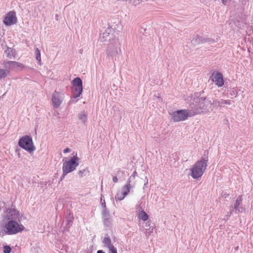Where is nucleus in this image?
<instances>
[{
    "mask_svg": "<svg viewBox=\"0 0 253 253\" xmlns=\"http://www.w3.org/2000/svg\"><path fill=\"white\" fill-rule=\"evenodd\" d=\"M11 248L9 246L5 245L3 247V253H10Z\"/></svg>",
    "mask_w": 253,
    "mask_h": 253,
    "instance_id": "nucleus-32",
    "label": "nucleus"
},
{
    "mask_svg": "<svg viewBox=\"0 0 253 253\" xmlns=\"http://www.w3.org/2000/svg\"><path fill=\"white\" fill-rule=\"evenodd\" d=\"M242 196H239L237 199L234 206L231 208H233V209L236 210V211H238V212H243L245 210L242 207Z\"/></svg>",
    "mask_w": 253,
    "mask_h": 253,
    "instance_id": "nucleus-18",
    "label": "nucleus"
},
{
    "mask_svg": "<svg viewBox=\"0 0 253 253\" xmlns=\"http://www.w3.org/2000/svg\"><path fill=\"white\" fill-rule=\"evenodd\" d=\"M97 253H105L104 252H103L102 250H98L97 252Z\"/></svg>",
    "mask_w": 253,
    "mask_h": 253,
    "instance_id": "nucleus-43",
    "label": "nucleus"
},
{
    "mask_svg": "<svg viewBox=\"0 0 253 253\" xmlns=\"http://www.w3.org/2000/svg\"><path fill=\"white\" fill-rule=\"evenodd\" d=\"M103 243L108 248L113 246V245L111 243V239L109 236L104 237L103 241Z\"/></svg>",
    "mask_w": 253,
    "mask_h": 253,
    "instance_id": "nucleus-24",
    "label": "nucleus"
},
{
    "mask_svg": "<svg viewBox=\"0 0 253 253\" xmlns=\"http://www.w3.org/2000/svg\"><path fill=\"white\" fill-rule=\"evenodd\" d=\"M135 182V179H131V180H130V184H131L132 187H133V185L134 184Z\"/></svg>",
    "mask_w": 253,
    "mask_h": 253,
    "instance_id": "nucleus-39",
    "label": "nucleus"
},
{
    "mask_svg": "<svg viewBox=\"0 0 253 253\" xmlns=\"http://www.w3.org/2000/svg\"><path fill=\"white\" fill-rule=\"evenodd\" d=\"M149 227H151L150 226V222L149 221H148L146 223H145V228H149Z\"/></svg>",
    "mask_w": 253,
    "mask_h": 253,
    "instance_id": "nucleus-38",
    "label": "nucleus"
},
{
    "mask_svg": "<svg viewBox=\"0 0 253 253\" xmlns=\"http://www.w3.org/2000/svg\"><path fill=\"white\" fill-rule=\"evenodd\" d=\"M72 221L71 220H67V225L70 226L71 225H72Z\"/></svg>",
    "mask_w": 253,
    "mask_h": 253,
    "instance_id": "nucleus-41",
    "label": "nucleus"
},
{
    "mask_svg": "<svg viewBox=\"0 0 253 253\" xmlns=\"http://www.w3.org/2000/svg\"><path fill=\"white\" fill-rule=\"evenodd\" d=\"M230 105L231 100H224V99H214L213 102H211V106L213 107L217 108L218 107H224L225 105Z\"/></svg>",
    "mask_w": 253,
    "mask_h": 253,
    "instance_id": "nucleus-16",
    "label": "nucleus"
},
{
    "mask_svg": "<svg viewBox=\"0 0 253 253\" xmlns=\"http://www.w3.org/2000/svg\"><path fill=\"white\" fill-rule=\"evenodd\" d=\"M108 249L111 253H117V249L114 247V246L110 247Z\"/></svg>",
    "mask_w": 253,
    "mask_h": 253,
    "instance_id": "nucleus-34",
    "label": "nucleus"
},
{
    "mask_svg": "<svg viewBox=\"0 0 253 253\" xmlns=\"http://www.w3.org/2000/svg\"><path fill=\"white\" fill-rule=\"evenodd\" d=\"M89 171L87 169H84L78 171V174L80 177H83Z\"/></svg>",
    "mask_w": 253,
    "mask_h": 253,
    "instance_id": "nucleus-31",
    "label": "nucleus"
},
{
    "mask_svg": "<svg viewBox=\"0 0 253 253\" xmlns=\"http://www.w3.org/2000/svg\"><path fill=\"white\" fill-rule=\"evenodd\" d=\"M4 65L5 68L8 70L10 69H18L23 67V64L20 63L11 61L5 62Z\"/></svg>",
    "mask_w": 253,
    "mask_h": 253,
    "instance_id": "nucleus-17",
    "label": "nucleus"
},
{
    "mask_svg": "<svg viewBox=\"0 0 253 253\" xmlns=\"http://www.w3.org/2000/svg\"><path fill=\"white\" fill-rule=\"evenodd\" d=\"M171 115V119L175 122L184 121L188 117H191L189 111L187 109L175 111L172 112Z\"/></svg>",
    "mask_w": 253,
    "mask_h": 253,
    "instance_id": "nucleus-7",
    "label": "nucleus"
},
{
    "mask_svg": "<svg viewBox=\"0 0 253 253\" xmlns=\"http://www.w3.org/2000/svg\"><path fill=\"white\" fill-rule=\"evenodd\" d=\"M117 177L118 176L117 175L115 176H113V181L114 182L117 183L118 181V178Z\"/></svg>",
    "mask_w": 253,
    "mask_h": 253,
    "instance_id": "nucleus-37",
    "label": "nucleus"
},
{
    "mask_svg": "<svg viewBox=\"0 0 253 253\" xmlns=\"http://www.w3.org/2000/svg\"><path fill=\"white\" fill-rule=\"evenodd\" d=\"M35 55H36V59H37V60H38L39 61V63L40 64L41 61V52H40V50L38 48H36L35 49Z\"/></svg>",
    "mask_w": 253,
    "mask_h": 253,
    "instance_id": "nucleus-28",
    "label": "nucleus"
},
{
    "mask_svg": "<svg viewBox=\"0 0 253 253\" xmlns=\"http://www.w3.org/2000/svg\"><path fill=\"white\" fill-rule=\"evenodd\" d=\"M231 214H232V211H229V212H228L227 213V216H230L231 215Z\"/></svg>",
    "mask_w": 253,
    "mask_h": 253,
    "instance_id": "nucleus-44",
    "label": "nucleus"
},
{
    "mask_svg": "<svg viewBox=\"0 0 253 253\" xmlns=\"http://www.w3.org/2000/svg\"><path fill=\"white\" fill-rule=\"evenodd\" d=\"M79 158L77 156H75L63 163L62 177H64L67 173L73 171L76 169V167L79 165Z\"/></svg>",
    "mask_w": 253,
    "mask_h": 253,
    "instance_id": "nucleus-2",
    "label": "nucleus"
},
{
    "mask_svg": "<svg viewBox=\"0 0 253 253\" xmlns=\"http://www.w3.org/2000/svg\"><path fill=\"white\" fill-rule=\"evenodd\" d=\"M222 2L224 5H227L230 2L231 0H221Z\"/></svg>",
    "mask_w": 253,
    "mask_h": 253,
    "instance_id": "nucleus-35",
    "label": "nucleus"
},
{
    "mask_svg": "<svg viewBox=\"0 0 253 253\" xmlns=\"http://www.w3.org/2000/svg\"><path fill=\"white\" fill-rule=\"evenodd\" d=\"M51 100L54 107L56 108L59 107L62 102L60 93L56 91L52 94Z\"/></svg>",
    "mask_w": 253,
    "mask_h": 253,
    "instance_id": "nucleus-15",
    "label": "nucleus"
},
{
    "mask_svg": "<svg viewBox=\"0 0 253 253\" xmlns=\"http://www.w3.org/2000/svg\"><path fill=\"white\" fill-rule=\"evenodd\" d=\"M139 218H140V219H141L145 221L148 220V215L143 210H142L139 212Z\"/></svg>",
    "mask_w": 253,
    "mask_h": 253,
    "instance_id": "nucleus-25",
    "label": "nucleus"
},
{
    "mask_svg": "<svg viewBox=\"0 0 253 253\" xmlns=\"http://www.w3.org/2000/svg\"><path fill=\"white\" fill-rule=\"evenodd\" d=\"M154 228V227L152 226V227H149V228H145V235H146V236L147 237V238H148L149 236H150L151 235V234L153 232V229Z\"/></svg>",
    "mask_w": 253,
    "mask_h": 253,
    "instance_id": "nucleus-29",
    "label": "nucleus"
},
{
    "mask_svg": "<svg viewBox=\"0 0 253 253\" xmlns=\"http://www.w3.org/2000/svg\"><path fill=\"white\" fill-rule=\"evenodd\" d=\"M125 173L124 170L119 169L117 172V176L120 179L124 180L125 179Z\"/></svg>",
    "mask_w": 253,
    "mask_h": 253,
    "instance_id": "nucleus-26",
    "label": "nucleus"
},
{
    "mask_svg": "<svg viewBox=\"0 0 253 253\" xmlns=\"http://www.w3.org/2000/svg\"><path fill=\"white\" fill-rule=\"evenodd\" d=\"M121 52L120 43L118 39H116L114 42L110 43L106 49V54L108 57L114 58Z\"/></svg>",
    "mask_w": 253,
    "mask_h": 253,
    "instance_id": "nucleus-4",
    "label": "nucleus"
},
{
    "mask_svg": "<svg viewBox=\"0 0 253 253\" xmlns=\"http://www.w3.org/2000/svg\"><path fill=\"white\" fill-rule=\"evenodd\" d=\"M225 196H226V194H224L223 195V196H224V197H225V198H226V197Z\"/></svg>",
    "mask_w": 253,
    "mask_h": 253,
    "instance_id": "nucleus-45",
    "label": "nucleus"
},
{
    "mask_svg": "<svg viewBox=\"0 0 253 253\" xmlns=\"http://www.w3.org/2000/svg\"><path fill=\"white\" fill-rule=\"evenodd\" d=\"M115 32L109 26L106 28L104 30L102 31V34H100V39L102 42L109 41L111 42V41H114L116 40V36L114 35Z\"/></svg>",
    "mask_w": 253,
    "mask_h": 253,
    "instance_id": "nucleus-8",
    "label": "nucleus"
},
{
    "mask_svg": "<svg viewBox=\"0 0 253 253\" xmlns=\"http://www.w3.org/2000/svg\"><path fill=\"white\" fill-rule=\"evenodd\" d=\"M78 119L84 124L87 120V115L84 111L81 112L78 115Z\"/></svg>",
    "mask_w": 253,
    "mask_h": 253,
    "instance_id": "nucleus-22",
    "label": "nucleus"
},
{
    "mask_svg": "<svg viewBox=\"0 0 253 253\" xmlns=\"http://www.w3.org/2000/svg\"><path fill=\"white\" fill-rule=\"evenodd\" d=\"M102 208L103 209V210H106V205H105V203L102 204Z\"/></svg>",
    "mask_w": 253,
    "mask_h": 253,
    "instance_id": "nucleus-42",
    "label": "nucleus"
},
{
    "mask_svg": "<svg viewBox=\"0 0 253 253\" xmlns=\"http://www.w3.org/2000/svg\"><path fill=\"white\" fill-rule=\"evenodd\" d=\"M137 176V173L135 170L134 171H133L132 174L129 176V177L128 178L127 180H131V179H135L136 176Z\"/></svg>",
    "mask_w": 253,
    "mask_h": 253,
    "instance_id": "nucleus-33",
    "label": "nucleus"
},
{
    "mask_svg": "<svg viewBox=\"0 0 253 253\" xmlns=\"http://www.w3.org/2000/svg\"><path fill=\"white\" fill-rule=\"evenodd\" d=\"M9 73V71L7 68L5 69H0V80L3 78H6Z\"/></svg>",
    "mask_w": 253,
    "mask_h": 253,
    "instance_id": "nucleus-23",
    "label": "nucleus"
},
{
    "mask_svg": "<svg viewBox=\"0 0 253 253\" xmlns=\"http://www.w3.org/2000/svg\"><path fill=\"white\" fill-rule=\"evenodd\" d=\"M207 42L210 43H212L214 42L215 41L213 39L207 38L206 36H199L198 35L193 37L191 41L192 43L194 45L199 44Z\"/></svg>",
    "mask_w": 253,
    "mask_h": 253,
    "instance_id": "nucleus-11",
    "label": "nucleus"
},
{
    "mask_svg": "<svg viewBox=\"0 0 253 253\" xmlns=\"http://www.w3.org/2000/svg\"><path fill=\"white\" fill-rule=\"evenodd\" d=\"M5 53L7 57L10 58L13 55V49L7 47V49L5 50Z\"/></svg>",
    "mask_w": 253,
    "mask_h": 253,
    "instance_id": "nucleus-27",
    "label": "nucleus"
},
{
    "mask_svg": "<svg viewBox=\"0 0 253 253\" xmlns=\"http://www.w3.org/2000/svg\"><path fill=\"white\" fill-rule=\"evenodd\" d=\"M126 196L124 195L123 192L121 191L120 193H118L115 196V199L119 201L123 200Z\"/></svg>",
    "mask_w": 253,
    "mask_h": 253,
    "instance_id": "nucleus-30",
    "label": "nucleus"
},
{
    "mask_svg": "<svg viewBox=\"0 0 253 253\" xmlns=\"http://www.w3.org/2000/svg\"><path fill=\"white\" fill-rule=\"evenodd\" d=\"M211 78L213 82H215L218 87H221L223 85L224 81L221 73L217 71L212 75Z\"/></svg>",
    "mask_w": 253,
    "mask_h": 253,
    "instance_id": "nucleus-14",
    "label": "nucleus"
},
{
    "mask_svg": "<svg viewBox=\"0 0 253 253\" xmlns=\"http://www.w3.org/2000/svg\"><path fill=\"white\" fill-rule=\"evenodd\" d=\"M18 145L29 152H33L36 150L32 138L29 135L22 136L19 140Z\"/></svg>",
    "mask_w": 253,
    "mask_h": 253,
    "instance_id": "nucleus-3",
    "label": "nucleus"
},
{
    "mask_svg": "<svg viewBox=\"0 0 253 253\" xmlns=\"http://www.w3.org/2000/svg\"><path fill=\"white\" fill-rule=\"evenodd\" d=\"M198 105H200L199 112L206 113L209 111L211 106V101L206 97L199 98Z\"/></svg>",
    "mask_w": 253,
    "mask_h": 253,
    "instance_id": "nucleus-9",
    "label": "nucleus"
},
{
    "mask_svg": "<svg viewBox=\"0 0 253 253\" xmlns=\"http://www.w3.org/2000/svg\"><path fill=\"white\" fill-rule=\"evenodd\" d=\"M199 98H196L193 100V102L190 104V109L188 110L189 113L191 117L196 115L202 114L201 112H199L200 109V105H198Z\"/></svg>",
    "mask_w": 253,
    "mask_h": 253,
    "instance_id": "nucleus-13",
    "label": "nucleus"
},
{
    "mask_svg": "<svg viewBox=\"0 0 253 253\" xmlns=\"http://www.w3.org/2000/svg\"><path fill=\"white\" fill-rule=\"evenodd\" d=\"M131 187L132 186L130 184V180H127L126 184L123 186L122 190L125 196H126L129 193Z\"/></svg>",
    "mask_w": 253,
    "mask_h": 253,
    "instance_id": "nucleus-21",
    "label": "nucleus"
},
{
    "mask_svg": "<svg viewBox=\"0 0 253 253\" xmlns=\"http://www.w3.org/2000/svg\"><path fill=\"white\" fill-rule=\"evenodd\" d=\"M225 196H226V194H224L223 195V196H224V197H225V198H226V197Z\"/></svg>",
    "mask_w": 253,
    "mask_h": 253,
    "instance_id": "nucleus-46",
    "label": "nucleus"
},
{
    "mask_svg": "<svg viewBox=\"0 0 253 253\" xmlns=\"http://www.w3.org/2000/svg\"><path fill=\"white\" fill-rule=\"evenodd\" d=\"M102 217L104 224L107 226H109L111 223V218L109 212L107 210H103Z\"/></svg>",
    "mask_w": 253,
    "mask_h": 253,
    "instance_id": "nucleus-20",
    "label": "nucleus"
},
{
    "mask_svg": "<svg viewBox=\"0 0 253 253\" xmlns=\"http://www.w3.org/2000/svg\"><path fill=\"white\" fill-rule=\"evenodd\" d=\"M3 230L0 231V236H3L5 235H13L17 234L24 229V227L18 221L10 220L7 221L4 226Z\"/></svg>",
    "mask_w": 253,
    "mask_h": 253,
    "instance_id": "nucleus-1",
    "label": "nucleus"
},
{
    "mask_svg": "<svg viewBox=\"0 0 253 253\" xmlns=\"http://www.w3.org/2000/svg\"><path fill=\"white\" fill-rule=\"evenodd\" d=\"M237 94H238V92L236 90H233L232 91V92H231V94L232 95H234L235 97H236L237 95Z\"/></svg>",
    "mask_w": 253,
    "mask_h": 253,
    "instance_id": "nucleus-36",
    "label": "nucleus"
},
{
    "mask_svg": "<svg viewBox=\"0 0 253 253\" xmlns=\"http://www.w3.org/2000/svg\"><path fill=\"white\" fill-rule=\"evenodd\" d=\"M73 85V97L76 98L79 97L83 92V82L79 77L75 78L72 81Z\"/></svg>",
    "mask_w": 253,
    "mask_h": 253,
    "instance_id": "nucleus-6",
    "label": "nucleus"
},
{
    "mask_svg": "<svg viewBox=\"0 0 253 253\" xmlns=\"http://www.w3.org/2000/svg\"><path fill=\"white\" fill-rule=\"evenodd\" d=\"M4 216L7 221L13 220L21 222L22 214H20L19 211L15 209L5 208L4 211Z\"/></svg>",
    "mask_w": 253,
    "mask_h": 253,
    "instance_id": "nucleus-5",
    "label": "nucleus"
},
{
    "mask_svg": "<svg viewBox=\"0 0 253 253\" xmlns=\"http://www.w3.org/2000/svg\"><path fill=\"white\" fill-rule=\"evenodd\" d=\"M70 151H71L70 149H69V148H66V149H65L64 150L63 152L64 153H66L69 152Z\"/></svg>",
    "mask_w": 253,
    "mask_h": 253,
    "instance_id": "nucleus-40",
    "label": "nucleus"
},
{
    "mask_svg": "<svg viewBox=\"0 0 253 253\" xmlns=\"http://www.w3.org/2000/svg\"><path fill=\"white\" fill-rule=\"evenodd\" d=\"M16 22L17 17L16 16V12L14 11H11L8 12L3 20V23L6 26H10L15 24Z\"/></svg>",
    "mask_w": 253,
    "mask_h": 253,
    "instance_id": "nucleus-12",
    "label": "nucleus"
},
{
    "mask_svg": "<svg viewBox=\"0 0 253 253\" xmlns=\"http://www.w3.org/2000/svg\"><path fill=\"white\" fill-rule=\"evenodd\" d=\"M191 170V175L194 179H197L201 177L203 174L202 173L203 170H201V169L195 166H193Z\"/></svg>",
    "mask_w": 253,
    "mask_h": 253,
    "instance_id": "nucleus-19",
    "label": "nucleus"
},
{
    "mask_svg": "<svg viewBox=\"0 0 253 253\" xmlns=\"http://www.w3.org/2000/svg\"><path fill=\"white\" fill-rule=\"evenodd\" d=\"M208 153L209 152L208 151H205L203 156L201 158L200 160L198 161L194 165L200 168L201 170H203V173L205 172L207 167V163L208 162Z\"/></svg>",
    "mask_w": 253,
    "mask_h": 253,
    "instance_id": "nucleus-10",
    "label": "nucleus"
}]
</instances>
